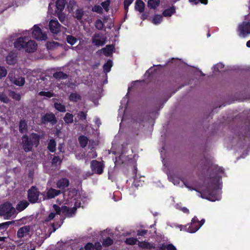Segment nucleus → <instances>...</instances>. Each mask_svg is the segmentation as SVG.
<instances>
[{"mask_svg":"<svg viewBox=\"0 0 250 250\" xmlns=\"http://www.w3.org/2000/svg\"><path fill=\"white\" fill-rule=\"evenodd\" d=\"M213 176L208 178V182L206 188L200 192V196L203 199H208L210 201H215L219 200V182L222 178L219 173H224V169L222 167L217 166H214L212 168Z\"/></svg>","mask_w":250,"mask_h":250,"instance_id":"f257e3e1","label":"nucleus"},{"mask_svg":"<svg viewBox=\"0 0 250 250\" xmlns=\"http://www.w3.org/2000/svg\"><path fill=\"white\" fill-rule=\"evenodd\" d=\"M40 136L36 133H32L30 138L26 134L21 137L22 148L25 152H28L32 151L34 145L37 147L40 144Z\"/></svg>","mask_w":250,"mask_h":250,"instance_id":"f03ea898","label":"nucleus"},{"mask_svg":"<svg viewBox=\"0 0 250 250\" xmlns=\"http://www.w3.org/2000/svg\"><path fill=\"white\" fill-rule=\"evenodd\" d=\"M15 211V208L10 202H5L0 206V216L5 218L11 217Z\"/></svg>","mask_w":250,"mask_h":250,"instance_id":"7ed1b4c3","label":"nucleus"},{"mask_svg":"<svg viewBox=\"0 0 250 250\" xmlns=\"http://www.w3.org/2000/svg\"><path fill=\"white\" fill-rule=\"evenodd\" d=\"M237 32L238 35L242 38H245L250 34V22L243 21L238 26Z\"/></svg>","mask_w":250,"mask_h":250,"instance_id":"20e7f679","label":"nucleus"},{"mask_svg":"<svg viewBox=\"0 0 250 250\" xmlns=\"http://www.w3.org/2000/svg\"><path fill=\"white\" fill-rule=\"evenodd\" d=\"M40 192L36 186H32L27 192V199L31 204L38 203Z\"/></svg>","mask_w":250,"mask_h":250,"instance_id":"39448f33","label":"nucleus"},{"mask_svg":"<svg viewBox=\"0 0 250 250\" xmlns=\"http://www.w3.org/2000/svg\"><path fill=\"white\" fill-rule=\"evenodd\" d=\"M32 34L33 38L37 40L45 41L47 38L46 34L42 33L40 27L36 24L33 26Z\"/></svg>","mask_w":250,"mask_h":250,"instance_id":"423d86ee","label":"nucleus"},{"mask_svg":"<svg viewBox=\"0 0 250 250\" xmlns=\"http://www.w3.org/2000/svg\"><path fill=\"white\" fill-rule=\"evenodd\" d=\"M90 167L93 173L100 175L103 172L104 165L103 162L94 160L91 162Z\"/></svg>","mask_w":250,"mask_h":250,"instance_id":"0eeeda50","label":"nucleus"},{"mask_svg":"<svg viewBox=\"0 0 250 250\" xmlns=\"http://www.w3.org/2000/svg\"><path fill=\"white\" fill-rule=\"evenodd\" d=\"M198 223L199 221L196 216H194L191 220V222L190 224H187V225H180L179 228L180 230H185L189 233H194L195 232L191 231V230L193 229L195 227H198Z\"/></svg>","mask_w":250,"mask_h":250,"instance_id":"6e6552de","label":"nucleus"},{"mask_svg":"<svg viewBox=\"0 0 250 250\" xmlns=\"http://www.w3.org/2000/svg\"><path fill=\"white\" fill-rule=\"evenodd\" d=\"M41 121L44 124L49 122L52 125H55L57 122L56 116L53 113H46L42 117Z\"/></svg>","mask_w":250,"mask_h":250,"instance_id":"1a4fd4ad","label":"nucleus"},{"mask_svg":"<svg viewBox=\"0 0 250 250\" xmlns=\"http://www.w3.org/2000/svg\"><path fill=\"white\" fill-rule=\"evenodd\" d=\"M37 44L35 41L32 40H26L24 49L26 52L33 53L37 50Z\"/></svg>","mask_w":250,"mask_h":250,"instance_id":"9d476101","label":"nucleus"},{"mask_svg":"<svg viewBox=\"0 0 250 250\" xmlns=\"http://www.w3.org/2000/svg\"><path fill=\"white\" fill-rule=\"evenodd\" d=\"M61 24L57 20H51L49 24L50 32L55 34H57L61 31Z\"/></svg>","mask_w":250,"mask_h":250,"instance_id":"9b49d317","label":"nucleus"},{"mask_svg":"<svg viewBox=\"0 0 250 250\" xmlns=\"http://www.w3.org/2000/svg\"><path fill=\"white\" fill-rule=\"evenodd\" d=\"M92 42L96 46H103L105 44V40L101 33H95L92 38Z\"/></svg>","mask_w":250,"mask_h":250,"instance_id":"f8f14e48","label":"nucleus"},{"mask_svg":"<svg viewBox=\"0 0 250 250\" xmlns=\"http://www.w3.org/2000/svg\"><path fill=\"white\" fill-rule=\"evenodd\" d=\"M62 192L61 190H57L52 188L47 189L46 196L43 200H49L54 198L55 197L61 194Z\"/></svg>","mask_w":250,"mask_h":250,"instance_id":"ddd939ff","label":"nucleus"},{"mask_svg":"<svg viewBox=\"0 0 250 250\" xmlns=\"http://www.w3.org/2000/svg\"><path fill=\"white\" fill-rule=\"evenodd\" d=\"M30 227L29 225L24 226L20 228L17 231V236L19 238H22L29 234Z\"/></svg>","mask_w":250,"mask_h":250,"instance_id":"4468645a","label":"nucleus"},{"mask_svg":"<svg viewBox=\"0 0 250 250\" xmlns=\"http://www.w3.org/2000/svg\"><path fill=\"white\" fill-rule=\"evenodd\" d=\"M27 40V37H21L18 38L14 42V47L19 50L24 49L25 42Z\"/></svg>","mask_w":250,"mask_h":250,"instance_id":"2eb2a0df","label":"nucleus"},{"mask_svg":"<svg viewBox=\"0 0 250 250\" xmlns=\"http://www.w3.org/2000/svg\"><path fill=\"white\" fill-rule=\"evenodd\" d=\"M77 210V208L74 207L72 208H69L65 206H62V212L63 214H65L67 217H71L72 214L75 213Z\"/></svg>","mask_w":250,"mask_h":250,"instance_id":"dca6fc26","label":"nucleus"},{"mask_svg":"<svg viewBox=\"0 0 250 250\" xmlns=\"http://www.w3.org/2000/svg\"><path fill=\"white\" fill-rule=\"evenodd\" d=\"M69 181L66 178H62L57 182V188L60 189H63L68 187L69 185Z\"/></svg>","mask_w":250,"mask_h":250,"instance_id":"f3484780","label":"nucleus"},{"mask_svg":"<svg viewBox=\"0 0 250 250\" xmlns=\"http://www.w3.org/2000/svg\"><path fill=\"white\" fill-rule=\"evenodd\" d=\"M17 58L16 54L10 52L6 57V62L9 65H14L17 62Z\"/></svg>","mask_w":250,"mask_h":250,"instance_id":"a211bd4d","label":"nucleus"},{"mask_svg":"<svg viewBox=\"0 0 250 250\" xmlns=\"http://www.w3.org/2000/svg\"><path fill=\"white\" fill-rule=\"evenodd\" d=\"M138 246L142 249H146L148 250H151L155 249V247L153 245V244H151L150 243L147 241H138Z\"/></svg>","mask_w":250,"mask_h":250,"instance_id":"6ab92c4d","label":"nucleus"},{"mask_svg":"<svg viewBox=\"0 0 250 250\" xmlns=\"http://www.w3.org/2000/svg\"><path fill=\"white\" fill-rule=\"evenodd\" d=\"M29 205V203L27 201L25 200H21L17 204L16 209L19 211H21L25 209Z\"/></svg>","mask_w":250,"mask_h":250,"instance_id":"aec40b11","label":"nucleus"},{"mask_svg":"<svg viewBox=\"0 0 250 250\" xmlns=\"http://www.w3.org/2000/svg\"><path fill=\"white\" fill-rule=\"evenodd\" d=\"M145 3L142 0H136L135 2V9L136 11L142 13L145 10Z\"/></svg>","mask_w":250,"mask_h":250,"instance_id":"412c9836","label":"nucleus"},{"mask_svg":"<svg viewBox=\"0 0 250 250\" xmlns=\"http://www.w3.org/2000/svg\"><path fill=\"white\" fill-rule=\"evenodd\" d=\"M66 3V0H57L56 2V6L57 11L59 12H62L63 10Z\"/></svg>","mask_w":250,"mask_h":250,"instance_id":"4be33fe9","label":"nucleus"},{"mask_svg":"<svg viewBox=\"0 0 250 250\" xmlns=\"http://www.w3.org/2000/svg\"><path fill=\"white\" fill-rule=\"evenodd\" d=\"M27 125L24 120H21L19 123V131L21 133H25L27 132Z\"/></svg>","mask_w":250,"mask_h":250,"instance_id":"5701e85b","label":"nucleus"},{"mask_svg":"<svg viewBox=\"0 0 250 250\" xmlns=\"http://www.w3.org/2000/svg\"><path fill=\"white\" fill-rule=\"evenodd\" d=\"M114 49L113 45H107L103 49V53L105 56L109 57L112 54Z\"/></svg>","mask_w":250,"mask_h":250,"instance_id":"b1692460","label":"nucleus"},{"mask_svg":"<svg viewBox=\"0 0 250 250\" xmlns=\"http://www.w3.org/2000/svg\"><path fill=\"white\" fill-rule=\"evenodd\" d=\"M53 76L54 78L58 80H65L66 79L68 76L66 73H64L62 71H59L55 72Z\"/></svg>","mask_w":250,"mask_h":250,"instance_id":"393cba45","label":"nucleus"},{"mask_svg":"<svg viewBox=\"0 0 250 250\" xmlns=\"http://www.w3.org/2000/svg\"><path fill=\"white\" fill-rule=\"evenodd\" d=\"M160 3V0H148L147 1V6L150 9H155L159 6Z\"/></svg>","mask_w":250,"mask_h":250,"instance_id":"a878e982","label":"nucleus"},{"mask_svg":"<svg viewBox=\"0 0 250 250\" xmlns=\"http://www.w3.org/2000/svg\"><path fill=\"white\" fill-rule=\"evenodd\" d=\"M68 99L70 101L76 103L81 101L82 97L77 93H72L69 95Z\"/></svg>","mask_w":250,"mask_h":250,"instance_id":"bb28decb","label":"nucleus"},{"mask_svg":"<svg viewBox=\"0 0 250 250\" xmlns=\"http://www.w3.org/2000/svg\"><path fill=\"white\" fill-rule=\"evenodd\" d=\"M47 149L51 152H55L56 150V142L54 139H51L47 145Z\"/></svg>","mask_w":250,"mask_h":250,"instance_id":"cd10ccee","label":"nucleus"},{"mask_svg":"<svg viewBox=\"0 0 250 250\" xmlns=\"http://www.w3.org/2000/svg\"><path fill=\"white\" fill-rule=\"evenodd\" d=\"M78 140L80 146L82 148H84L87 145L88 139L87 137L81 135L78 138Z\"/></svg>","mask_w":250,"mask_h":250,"instance_id":"c85d7f7f","label":"nucleus"},{"mask_svg":"<svg viewBox=\"0 0 250 250\" xmlns=\"http://www.w3.org/2000/svg\"><path fill=\"white\" fill-rule=\"evenodd\" d=\"M175 7L172 6L169 8L165 9L163 12L162 14L164 17H170L173 14L175 13Z\"/></svg>","mask_w":250,"mask_h":250,"instance_id":"c756f323","label":"nucleus"},{"mask_svg":"<svg viewBox=\"0 0 250 250\" xmlns=\"http://www.w3.org/2000/svg\"><path fill=\"white\" fill-rule=\"evenodd\" d=\"M66 40L67 42L71 45H74L78 41V39L72 35L66 36Z\"/></svg>","mask_w":250,"mask_h":250,"instance_id":"7c9ffc66","label":"nucleus"},{"mask_svg":"<svg viewBox=\"0 0 250 250\" xmlns=\"http://www.w3.org/2000/svg\"><path fill=\"white\" fill-rule=\"evenodd\" d=\"M73 115L72 114L66 113L63 118L65 123L67 124H70L73 122Z\"/></svg>","mask_w":250,"mask_h":250,"instance_id":"2f4dec72","label":"nucleus"},{"mask_svg":"<svg viewBox=\"0 0 250 250\" xmlns=\"http://www.w3.org/2000/svg\"><path fill=\"white\" fill-rule=\"evenodd\" d=\"M112 64V61L111 60H108L103 65L104 71L106 73L110 72Z\"/></svg>","mask_w":250,"mask_h":250,"instance_id":"473e14b6","label":"nucleus"},{"mask_svg":"<svg viewBox=\"0 0 250 250\" xmlns=\"http://www.w3.org/2000/svg\"><path fill=\"white\" fill-rule=\"evenodd\" d=\"M243 140L241 141L245 145H250V130L248 131L247 133H245V135L243 136Z\"/></svg>","mask_w":250,"mask_h":250,"instance_id":"72a5a7b5","label":"nucleus"},{"mask_svg":"<svg viewBox=\"0 0 250 250\" xmlns=\"http://www.w3.org/2000/svg\"><path fill=\"white\" fill-rule=\"evenodd\" d=\"M12 224V221H8L0 224V230H1V233H3V232H5L9 225Z\"/></svg>","mask_w":250,"mask_h":250,"instance_id":"f704fd0d","label":"nucleus"},{"mask_svg":"<svg viewBox=\"0 0 250 250\" xmlns=\"http://www.w3.org/2000/svg\"><path fill=\"white\" fill-rule=\"evenodd\" d=\"M54 107L58 111L61 112H65L66 111V108L64 105L58 103H54Z\"/></svg>","mask_w":250,"mask_h":250,"instance_id":"c9c22d12","label":"nucleus"},{"mask_svg":"<svg viewBox=\"0 0 250 250\" xmlns=\"http://www.w3.org/2000/svg\"><path fill=\"white\" fill-rule=\"evenodd\" d=\"M83 14V10L82 9H78L75 12L74 17L77 19V20L80 21L82 20Z\"/></svg>","mask_w":250,"mask_h":250,"instance_id":"e433bc0d","label":"nucleus"},{"mask_svg":"<svg viewBox=\"0 0 250 250\" xmlns=\"http://www.w3.org/2000/svg\"><path fill=\"white\" fill-rule=\"evenodd\" d=\"M102 243L104 247H109L113 244V240L109 237H107L103 240Z\"/></svg>","mask_w":250,"mask_h":250,"instance_id":"4c0bfd02","label":"nucleus"},{"mask_svg":"<svg viewBox=\"0 0 250 250\" xmlns=\"http://www.w3.org/2000/svg\"><path fill=\"white\" fill-rule=\"evenodd\" d=\"M9 96L11 97L12 99L19 101L21 100V96L20 94L16 93V92L14 91H10L9 92Z\"/></svg>","mask_w":250,"mask_h":250,"instance_id":"58836bf2","label":"nucleus"},{"mask_svg":"<svg viewBox=\"0 0 250 250\" xmlns=\"http://www.w3.org/2000/svg\"><path fill=\"white\" fill-rule=\"evenodd\" d=\"M163 20V17L160 15L156 14L154 15L152 22L155 24H158L161 23Z\"/></svg>","mask_w":250,"mask_h":250,"instance_id":"ea45409f","label":"nucleus"},{"mask_svg":"<svg viewBox=\"0 0 250 250\" xmlns=\"http://www.w3.org/2000/svg\"><path fill=\"white\" fill-rule=\"evenodd\" d=\"M25 79L23 77H19L15 79L14 83L18 86H22L24 84Z\"/></svg>","mask_w":250,"mask_h":250,"instance_id":"a19ab883","label":"nucleus"},{"mask_svg":"<svg viewBox=\"0 0 250 250\" xmlns=\"http://www.w3.org/2000/svg\"><path fill=\"white\" fill-rule=\"evenodd\" d=\"M125 243L129 245H134L138 242L137 238L134 237L127 238L125 240Z\"/></svg>","mask_w":250,"mask_h":250,"instance_id":"79ce46f5","label":"nucleus"},{"mask_svg":"<svg viewBox=\"0 0 250 250\" xmlns=\"http://www.w3.org/2000/svg\"><path fill=\"white\" fill-rule=\"evenodd\" d=\"M95 26L97 29L101 30L103 29L104 24L100 19H98L95 21Z\"/></svg>","mask_w":250,"mask_h":250,"instance_id":"37998d69","label":"nucleus"},{"mask_svg":"<svg viewBox=\"0 0 250 250\" xmlns=\"http://www.w3.org/2000/svg\"><path fill=\"white\" fill-rule=\"evenodd\" d=\"M110 3V0H106L105 1L101 3L102 7H103L106 12L109 11V5Z\"/></svg>","mask_w":250,"mask_h":250,"instance_id":"c03bdc74","label":"nucleus"},{"mask_svg":"<svg viewBox=\"0 0 250 250\" xmlns=\"http://www.w3.org/2000/svg\"><path fill=\"white\" fill-rule=\"evenodd\" d=\"M39 95L42 96H46L48 98H51L54 96V93L50 91H40L39 93Z\"/></svg>","mask_w":250,"mask_h":250,"instance_id":"a18cd8bd","label":"nucleus"},{"mask_svg":"<svg viewBox=\"0 0 250 250\" xmlns=\"http://www.w3.org/2000/svg\"><path fill=\"white\" fill-rule=\"evenodd\" d=\"M77 117L81 121L85 120L87 117V114L83 111H80L77 114Z\"/></svg>","mask_w":250,"mask_h":250,"instance_id":"49530a36","label":"nucleus"},{"mask_svg":"<svg viewBox=\"0 0 250 250\" xmlns=\"http://www.w3.org/2000/svg\"><path fill=\"white\" fill-rule=\"evenodd\" d=\"M58 163L59 165H61L62 163V160L59 156H54L52 159V165H56Z\"/></svg>","mask_w":250,"mask_h":250,"instance_id":"de8ad7c7","label":"nucleus"},{"mask_svg":"<svg viewBox=\"0 0 250 250\" xmlns=\"http://www.w3.org/2000/svg\"><path fill=\"white\" fill-rule=\"evenodd\" d=\"M7 73V70L4 66H0V79L5 77Z\"/></svg>","mask_w":250,"mask_h":250,"instance_id":"09e8293b","label":"nucleus"},{"mask_svg":"<svg viewBox=\"0 0 250 250\" xmlns=\"http://www.w3.org/2000/svg\"><path fill=\"white\" fill-rule=\"evenodd\" d=\"M224 65L222 62H219L214 66V71L216 72H219L220 70L223 68Z\"/></svg>","mask_w":250,"mask_h":250,"instance_id":"8fccbe9b","label":"nucleus"},{"mask_svg":"<svg viewBox=\"0 0 250 250\" xmlns=\"http://www.w3.org/2000/svg\"><path fill=\"white\" fill-rule=\"evenodd\" d=\"M92 11L93 12H96L98 14H102L103 13V8L100 5H95L92 8Z\"/></svg>","mask_w":250,"mask_h":250,"instance_id":"3c124183","label":"nucleus"},{"mask_svg":"<svg viewBox=\"0 0 250 250\" xmlns=\"http://www.w3.org/2000/svg\"><path fill=\"white\" fill-rule=\"evenodd\" d=\"M0 101L4 103L8 104L10 100L6 95L4 94H0Z\"/></svg>","mask_w":250,"mask_h":250,"instance_id":"603ef678","label":"nucleus"},{"mask_svg":"<svg viewBox=\"0 0 250 250\" xmlns=\"http://www.w3.org/2000/svg\"><path fill=\"white\" fill-rule=\"evenodd\" d=\"M94 244L92 243L88 242L85 244L83 248V250H94Z\"/></svg>","mask_w":250,"mask_h":250,"instance_id":"864d4df0","label":"nucleus"},{"mask_svg":"<svg viewBox=\"0 0 250 250\" xmlns=\"http://www.w3.org/2000/svg\"><path fill=\"white\" fill-rule=\"evenodd\" d=\"M205 220L204 219H202L199 223H198V227H195L193 229L191 230V231L196 232L197 231L200 227L205 223Z\"/></svg>","mask_w":250,"mask_h":250,"instance_id":"5fc2aeb1","label":"nucleus"},{"mask_svg":"<svg viewBox=\"0 0 250 250\" xmlns=\"http://www.w3.org/2000/svg\"><path fill=\"white\" fill-rule=\"evenodd\" d=\"M53 208L55 211V214L60 215L62 212V207L60 208L59 206L56 204H54L53 206Z\"/></svg>","mask_w":250,"mask_h":250,"instance_id":"6e6d98bb","label":"nucleus"},{"mask_svg":"<svg viewBox=\"0 0 250 250\" xmlns=\"http://www.w3.org/2000/svg\"><path fill=\"white\" fill-rule=\"evenodd\" d=\"M137 232L138 236H144L147 233L148 230L146 229H139L137 230Z\"/></svg>","mask_w":250,"mask_h":250,"instance_id":"4d7b16f0","label":"nucleus"},{"mask_svg":"<svg viewBox=\"0 0 250 250\" xmlns=\"http://www.w3.org/2000/svg\"><path fill=\"white\" fill-rule=\"evenodd\" d=\"M36 245L32 242H30L27 244V250H35Z\"/></svg>","mask_w":250,"mask_h":250,"instance_id":"13d9d810","label":"nucleus"},{"mask_svg":"<svg viewBox=\"0 0 250 250\" xmlns=\"http://www.w3.org/2000/svg\"><path fill=\"white\" fill-rule=\"evenodd\" d=\"M55 213H54V212H51L50 213L49 215L48 216V217L46 218V219H45V221L46 222H49L52 220H53L55 217Z\"/></svg>","mask_w":250,"mask_h":250,"instance_id":"bf43d9fd","label":"nucleus"},{"mask_svg":"<svg viewBox=\"0 0 250 250\" xmlns=\"http://www.w3.org/2000/svg\"><path fill=\"white\" fill-rule=\"evenodd\" d=\"M94 249L96 250H102V246L99 242H96L94 244Z\"/></svg>","mask_w":250,"mask_h":250,"instance_id":"052dcab7","label":"nucleus"},{"mask_svg":"<svg viewBox=\"0 0 250 250\" xmlns=\"http://www.w3.org/2000/svg\"><path fill=\"white\" fill-rule=\"evenodd\" d=\"M158 248L159 250H166L167 249V245H166L164 243L159 244Z\"/></svg>","mask_w":250,"mask_h":250,"instance_id":"680f3d73","label":"nucleus"},{"mask_svg":"<svg viewBox=\"0 0 250 250\" xmlns=\"http://www.w3.org/2000/svg\"><path fill=\"white\" fill-rule=\"evenodd\" d=\"M167 250H177V249L172 244H168L167 245Z\"/></svg>","mask_w":250,"mask_h":250,"instance_id":"e2e57ef3","label":"nucleus"},{"mask_svg":"<svg viewBox=\"0 0 250 250\" xmlns=\"http://www.w3.org/2000/svg\"><path fill=\"white\" fill-rule=\"evenodd\" d=\"M57 225L58 224H56L55 223L51 224V226L53 229V230L52 231V232H55L56 230V229L61 226V224L59 225L58 226H57Z\"/></svg>","mask_w":250,"mask_h":250,"instance_id":"0e129e2a","label":"nucleus"},{"mask_svg":"<svg viewBox=\"0 0 250 250\" xmlns=\"http://www.w3.org/2000/svg\"><path fill=\"white\" fill-rule=\"evenodd\" d=\"M133 0H125L124 5H126V7L129 6L133 2Z\"/></svg>","mask_w":250,"mask_h":250,"instance_id":"69168bd1","label":"nucleus"},{"mask_svg":"<svg viewBox=\"0 0 250 250\" xmlns=\"http://www.w3.org/2000/svg\"><path fill=\"white\" fill-rule=\"evenodd\" d=\"M181 210L187 214H188L189 213V211L188 208H187L186 207H183L181 208Z\"/></svg>","mask_w":250,"mask_h":250,"instance_id":"338daca9","label":"nucleus"},{"mask_svg":"<svg viewBox=\"0 0 250 250\" xmlns=\"http://www.w3.org/2000/svg\"><path fill=\"white\" fill-rule=\"evenodd\" d=\"M199 2L204 4H207L208 3V0H199Z\"/></svg>","mask_w":250,"mask_h":250,"instance_id":"774afa93","label":"nucleus"}]
</instances>
